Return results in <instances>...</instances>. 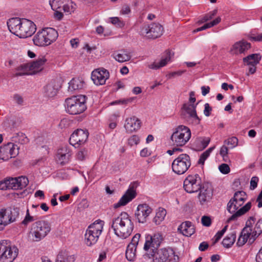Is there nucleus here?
I'll return each mask as SVG.
<instances>
[{
    "label": "nucleus",
    "mask_w": 262,
    "mask_h": 262,
    "mask_svg": "<svg viewBox=\"0 0 262 262\" xmlns=\"http://www.w3.org/2000/svg\"><path fill=\"white\" fill-rule=\"evenodd\" d=\"M141 123L138 118L133 116L126 119L124 127L127 133H131L139 129L141 127Z\"/></svg>",
    "instance_id": "23"
},
{
    "label": "nucleus",
    "mask_w": 262,
    "mask_h": 262,
    "mask_svg": "<svg viewBox=\"0 0 262 262\" xmlns=\"http://www.w3.org/2000/svg\"><path fill=\"white\" fill-rule=\"evenodd\" d=\"M214 148L215 146L211 147L205 151H204L203 154H202L198 161V164L204 165L205 161L209 156L210 153L214 149Z\"/></svg>",
    "instance_id": "45"
},
{
    "label": "nucleus",
    "mask_w": 262,
    "mask_h": 262,
    "mask_svg": "<svg viewBox=\"0 0 262 262\" xmlns=\"http://www.w3.org/2000/svg\"><path fill=\"white\" fill-rule=\"evenodd\" d=\"M2 155V160L7 161L13 158H15L18 154V149L17 145L13 143L9 142L0 147Z\"/></svg>",
    "instance_id": "16"
},
{
    "label": "nucleus",
    "mask_w": 262,
    "mask_h": 262,
    "mask_svg": "<svg viewBox=\"0 0 262 262\" xmlns=\"http://www.w3.org/2000/svg\"><path fill=\"white\" fill-rule=\"evenodd\" d=\"M164 28L159 23H154L150 25L144 24L140 29V34L149 39H156L160 37Z\"/></svg>",
    "instance_id": "10"
},
{
    "label": "nucleus",
    "mask_w": 262,
    "mask_h": 262,
    "mask_svg": "<svg viewBox=\"0 0 262 262\" xmlns=\"http://www.w3.org/2000/svg\"><path fill=\"white\" fill-rule=\"evenodd\" d=\"M51 230V224L48 221H38L32 224L29 237L33 242H39L44 238Z\"/></svg>",
    "instance_id": "3"
},
{
    "label": "nucleus",
    "mask_w": 262,
    "mask_h": 262,
    "mask_svg": "<svg viewBox=\"0 0 262 262\" xmlns=\"http://www.w3.org/2000/svg\"><path fill=\"white\" fill-rule=\"evenodd\" d=\"M140 141L139 137L137 135H133L128 140V143L130 146L137 145Z\"/></svg>",
    "instance_id": "52"
},
{
    "label": "nucleus",
    "mask_w": 262,
    "mask_h": 262,
    "mask_svg": "<svg viewBox=\"0 0 262 262\" xmlns=\"http://www.w3.org/2000/svg\"><path fill=\"white\" fill-rule=\"evenodd\" d=\"M29 183L26 177L20 176L16 178L8 177L0 181V190L22 189Z\"/></svg>",
    "instance_id": "7"
},
{
    "label": "nucleus",
    "mask_w": 262,
    "mask_h": 262,
    "mask_svg": "<svg viewBox=\"0 0 262 262\" xmlns=\"http://www.w3.org/2000/svg\"><path fill=\"white\" fill-rule=\"evenodd\" d=\"M113 55L115 60L119 62L129 61L131 58V56L129 53L125 50L116 51Z\"/></svg>",
    "instance_id": "32"
},
{
    "label": "nucleus",
    "mask_w": 262,
    "mask_h": 262,
    "mask_svg": "<svg viewBox=\"0 0 262 262\" xmlns=\"http://www.w3.org/2000/svg\"><path fill=\"white\" fill-rule=\"evenodd\" d=\"M111 23L117 27L120 28L123 27L124 26V23L123 21L121 20L119 17H114L111 18Z\"/></svg>",
    "instance_id": "53"
},
{
    "label": "nucleus",
    "mask_w": 262,
    "mask_h": 262,
    "mask_svg": "<svg viewBox=\"0 0 262 262\" xmlns=\"http://www.w3.org/2000/svg\"><path fill=\"white\" fill-rule=\"evenodd\" d=\"M141 235L139 233L136 234L132 239L130 243L128 245L125 256L126 259L130 261H133L135 260L136 256V249L137 245L140 241Z\"/></svg>",
    "instance_id": "19"
},
{
    "label": "nucleus",
    "mask_w": 262,
    "mask_h": 262,
    "mask_svg": "<svg viewBox=\"0 0 262 262\" xmlns=\"http://www.w3.org/2000/svg\"><path fill=\"white\" fill-rule=\"evenodd\" d=\"M202 224L206 227H209L211 225V220L210 217L203 216L201 219Z\"/></svg>",
    "instance_id": "58"
},
{
    "label": "nucleus",
    "mask_w": 262,
    "mask_h": 262,
    "mask_svg": "<svg viewBox=\"0 0 262 262\" xmlns=\"http://www.w3.org/2000/svg\"><path fill=\"white\" fill-rule=\"evenodd\" d=\"M130 12V9L128 5H124L122 6L120 13L122 15L128 14Z\"/></svg>",
    "instance_id": "63"
},
{
    "label": "nucleus",
    "mask_w": 262,
    "mask_h": 262,
    "mask_svg": "<svg viewBox=\"0 0 262 262\" xmlns=\"http://www.w3.org/2000/svg\"><path fill=\"white\" fill-rule=\"evenodd\" d=\"M88 151L83 149L81 150L78 151L77 154V158L80 161H83L85 159V157L87 156Z\"/></svg>",
    "instance_id": "54"
},
{
    "label": "nucleus",
    "mask_w": 262,
    "mask_h": 262,
    "mask_svg": "<svg viewBox=\"0 0 262 262\" xmlns=\"http://www.w3.org/2000/svg\"><path fill=\"white\" fill-rule=\"evenodd\" d=\"M8 210L9 212H8L7 217L9 224H10L15 221L16 219L18 217L19 210V208L17 207H10Z\"/></svg>",
    "instance_id": "40"
},
{
    "label": "nucleus",
    "mask_w": 262,
    "mask_h": 262,
    "mask_svg": "<svg viewBox=\"0 0 262 262\" xmlns=\"http://www.w3.org/2000/svg\"><path fill=\"white\" fill-rule=\"evenodd\" d=\"M71 156V151L67 146L60 148L57 151V161L61 165H64L69 161Z\"/></svg>",
    "instance_id": "22"
},
{
    "label": "nucleus",
    "mask_w": 262,
    "mask_h": 262,
    "mask_svg": "<svg viewBox=\"0 0 262 262\" xmlns=\"http://www.w3.org/2000/svg\"><path fill=\"white\" fill-rule=\"evenodd\" d=\"M34 221H35V219L33 216L30 215L29 210V209H27L26 216L25 217L24 220L21 222V224L24 225L25 226H27L30 223Z\"/></svg>",
    "instance_id": "49"
},
{
    "label": "nucleus",
    "mask_w": 262,
    "mask_h": 262,
    "mask_svg": "<svg viewBox=\"0 0 262 262\" xmlns=\"http://www.w3.org/2000/svg\"><path fill=\"white\" fill-rule=\"evenodd\" d=\"M158 258L164 262H178L179 256L175 255V252L171 248H162L155 251Z\"/></svg>",
    "instance_id": "17"
},
{
    "label": "nucleus",
    "mask_w": 262,
    "mask_h": 262,
    "mask_svg": "<svg viewBox=\"0 0 262 262\" xmlns=\"http://www.w3.org/2000/svg\"><path fill=\"white\" fill-rule=\"evenodd\" d=\"M260 54H252L243 58L244 62L247 66H256L260 60Z\"/></svg>",
    "instance_id": "34"
},
{
    "label": "nucleus",
    "mask_w": 262,
    "mask_h": 262,
    "mask_svg": "<svg viewBox=\"0 0 262 262\" xmlns=\"http://www.w3.org/2000/svg\"><path fill=\"white\" fill-rule=\"evenodd\" d=\"M152 211V208L147 204H139L135 213L136 219L139 223H145Z\"/></svg>",
    "instance_id": "18"
},
{
    "label": "nucleus",
    "mask_w": 262,
    "mask_h": 262,
    "mask_svg": "<svg viewBox=\"0 0 262 262\" xmlns=\"http://www.w3.org/2000/svg\"><path fill=\"white\" fill-rule=\"evenodd\" d=\"M198 199L202 205H205L209 202L213 196V189L211 185L208 183H203L201 188L199 189Z\"/></svg>",
    "instance_id": "12"
},
{
    "label": "nucleus",
    "mask_w": 262,
    "mask_h": 262,
    "mask_svg": "<svg viewBox=\"0 0 262 262\" xmlns=\"http://www.w3.org/2000/svg\"><path fill=\"white\" fill-rule=\"evenodd\" d=\"M29 64H23L18 67L16 70L18 71L15 74V76L16 77L21 76L25 75H27L28 71H29Z\"/></svg>",
    "instance_id": "43"
},
{
    "label": "nucleus",
    "mask_w": 262,
    "mask_h": 262,
    "mask_svg": "<svg viewBox=\"0 0 262 262\" xmlns=\"http://www.w3.org/2000/svg\"><path fill=\"white\" fill-rule=\"evenodd\" d=\"M210 141V139L209 137H200L198 138L196 140V142L198 144H201V147L202 148V149H204L208 146Z\"/></svg>",
    "instance_id": "47"
},
{
    "label": "nucleus",
    "mask_w": 262,
    "mask_h": 262,
    "mask_svg": "<svg viewBox=\"0 0 262 262\" xmlns=\"http://www.w3.org/2000/svg\"><path fill=\"white\" fill-rule=\"evenodd\" d=\"M221 20V18L220 17H218L216 18L215 19H214L213 21L207 23L203 25V26L199 27L197 28L196 29L194 30L193 31L194 32H198L199 31H201L204 30H206L208 28H210L212 27H213L214 26L218 24L219 23H220Z\"/></svg>",
    "instance_id": "42"
},
{
    "label": "nucleus",
    "mask_w": 262,
    "mask_h": 262,
    "mask_svg": "<svg viewBox=\"0 0 262 262\" xmlns=\"http://www.w3.org/2000/svg\"><path fill=\"white\" fill-rule=\"evenodd\" d=\"M225 143L228 145H230V148H233L235 147L238 144V139L235 137H232L229 138L227 140H226Z\"/></svg>",
    "instance_id": "51"
},
{
    "label": "nucleus",
    "mask_w": 262,
    "mask_h": 262,
    "mask_svg": "<svg viewBox=\"0 0 262 262\" xmlns=\"http://www.w3.org/2000/svg\"><path fill=\"white\" fill-rule=\"evenodd\" d=\"M144 258H146L147 257L150 258L152 257L153 260L152 262H164L161 259L158 258V256L154 253H152V252H146L144 255Z\"/></svg>",
    "instance_id": "50"
},
{
    "label": "nucleus",
    "mask_w": 262,
    "mask_h": 262,
    "mask_svg": "<svg viewBox=\"0 0 262 262\" xmlns=\"http://www.w3.org/2000/svg\"><path fill=\"white\" fill-rule=\"evenodd\" d=\"M58 85L54 79L51 80L43 88V94L47 97H53L57 92Z\"/></svg>",
    "instance_id": "27"
},
{
    "label": "nucleus",
    "mask_w": 262,
    "mask_h": 262,
    "mask_svg": "<svg viewBox=\"0 0 262 262\" xmlns=\"http://www.w3.org/2000/svg\"><path fill=\"white\" fill-rule=\"evenodd\" d=\"M62 3L60 2V0H52L50 1V5L53 10L57 9L61 7V4Z\"/></svg>",
    "instance_id": "55"
},
{
    "label": "nucleus",
    "mask_w": 262,
    "mask_h": 262,
    "mask_svg": "<svg viewBox=\"0 0 262 262\" xmlns=\"http://www.w3.org/2000/svg\"><path fill=\"white\" fill-rule=\"evenodd\" d=\"M173 56V53H171L169 50H166L164 55L161 57V59L159 63L154 62L148 66L149 68L151 69L157 70L161 67L166 66L168 61H169L171 58Z\"/></svg>",
    "instance_id": "26"
},
{
    "label": "nucleus",
    "mask_w": 262,
    "mask_h": 262,
    "mask_svg": "<svg viewBox=\"0 0 262 262\" xmlns=\"http://www.w3.org/2000/svg\"><path fill=\"white\" fill-rule=\"evenodd\" d=\"M204 107L205 108L204 110V114L206 116L208 117L210 115V113L212 111V108L210 106L209 103H208L205 104Z\"/></svg>",
    "instance_id": "64"
},
{
    "label": "nucleus",
    "mask_w": 262,
    "mask_h": 262,
    "mask_svg": "<svg viewBox=\"0 0 262 262\" xmlns=\"http://www.w3.org/2000/svg\"><path fill=\"white\" fill-rule=\"evenodd\" d=\"M111 228L116 236L125 239L132 234L134 225L129 215L123 211L112 219Z\"/></svg>",
    "instance_id": "2"
},
{
    "label": "nucleus",
    "mask_w": 262,
    "mask_h": 262,
    "mask_svg": "<svg viewBox=\"0 0 262 262\" xmlns=\"http://www.w3.org/2000/svg\"><path fill=\"white\" fill-rule=\"evenodd\" d=\"M68 91L73 93L82 89L84 84V81L80 78H74L69 83Z\"/></svg>",
    "instance_id": "29"
},
{
    "label": "nucleus",
    "mask_w": 262,
    "mask_h": 262,
    "mask_svg": "<svg viewBox=\"0 0 262 262\" xmlns=\"http://www.w3.org/2000/svg\"><path fill=\"white\" fill-rule=\"evenodd\" d=\"M178 231L186 236H190L195 232L194 226L189 221L182 223L178 228Z\"/></svg>",
    "instance_id": "28"
},
{
    "label": "nucleus",
    "mask_w": 262,
    "mask_h": 262,
    "mask_svg": "<svg viewBox=\"0 0 262 262\" xmlns=\"http://www.w3.org/2000/svg\"><path fill=\"white\" fill-rule=\"evenodd\" d=\"M104 226V222L98 220L91 224L86 230L84 235L85 244L88 246L95 245L101 234Z\"/></svg>",
    "instance_id": "5"
},
{
    "label": "nucleus",
    "mask_w": 262,
    "mask_h": 262,
    "mask_svg": "<svg viewBox=\"0 0 262 262\" xmlns=\"http://www.w3.org/2000/svg\"><path fill=\"white\" fill-rule=\"evenodd\" d=\"M166 214V210L163 208H159L157 212L156 216L153 219V222L157 225H159L164 219Z\"/></svg>",
    "instance_id": "41"
},
{
    "label": "nucleus",
    "mask_w": 262,
    "mask_h": 262,
    "mask_svg": "<svg viewBox=\"0 0 262 262\" xmlns=\"http://www.w3.org/2000/svg\"><path fill=\"white\" fill-rule=\"evenodd\" d=\"M86 97L83 95L73 96L66 99V111L71 115L83 113L86 108Z\"/></svg>",
    "instance_id": "4"
},
{
    "label": "nucleus",
    "mask_w": 262,
    "mask_h": 262,
    "mask_svg": "<svg viewBox=\"0 0 262 262\" xmlns=\"http://www.w3.org/2000/svg\"><path fill=\"white\" fill-rule=\"evenodd\" d=\"M133 98H130L127 99L116 100L111 103V105H115L117 104H127L128 102H130L133 101Z\"/></svg>",
    "instance_id": "60"
},
{
    "label": "nucleus",
    "mask_w": 262,
    "mask_h": 262,
    "mask_svg": "<svg viewBox=\"0 0 262 262\" xmlns=\"http://www.w3.org/2000/svg\"><path fill=\"white\" fill-rule=\"evenodd\" d=\"M219 170L223 174H228L230 172V167L227 164H222L219 166Z\"/></svg>",
    "instance_id": "56"
},
{
    "label": "nucleus",
    "mask_w": 262,
    "mask_h": 262,
    "mask_svg": "<svg viewBox=\"0 0 262 262\" xmlns=\"http://www.w3.org/2000/svg\"><path fill=\"white\" fill-rule=\"evenodd\" d=\"M191 137L190 129L184 125H179L171 136L170 139L173 145L177 147L183 146L189 140Z\"/></svg>",
    "instance_id": "6"
},
{
    "label": "nucleus",
    "mask_w": 262,
    "mask_h": 262,
    "mask_svg": "<svg viewBox=\"0 0 262 262\" xmlns=\"http://www.w3.org/2000/svg\"><path fill=\"white\" fill-rule=\"evenodd\" d=\"M228 149L226 146L223 145L220 149V154L223 157V159L225 161H227L226 160V158H228L227 154H228Z\"/></svg>",
    "instance_id": "59"
},
{
    "label": "nucleus",
    "mask_w": 262,
    "mask_h": 262,
    "mask_svg": "<svg viewBox=\"0 0 262 262\" xmlns=\"http://www.w3.org/2000/svg\"><path fill=\"white\" fill-rule=\"evenodd\" d=\"M251 48V44L245 40H241L236 42L233 46V49L235 51V53L239 52L244 53L245 51Z\"/></svg>",
    "instance_id": "35"
},
{
    "label": "nucleus",
    "mask_w": 262,
    "mask_h": 262,
    "mask_svg": "<svg viewBox=\"0 0 262 262\" xmlns=\"http://www.w3.org/2000/svg\"><path fill=\"white\" fill-rule=\"evenodd\" d=\"M255 222V218L254 216H250L246 223L245 227L243 229H246V231L251 233L253 235V225Z\"/></svg>",
    "instance_id": "44"
},
{
    "label": "nucleus",
    "mask_w": 262,
    "mask_h": 262,
    "mask_svg": "<svg viewBox=\"0 0 262 262\" xmlns=\"http://www.w3.org/2000/svg\"><path fill=\"white\" fill-rule=\"evenodd\" d=\"M236 235L235 231L229 233L223 240L222 244L225 248H230L235 242Z\"/></svg>",
    "instance_id": "37"
},
{
    "label": "nucleus",
    "mask_w": 262,
    "mask_h": 262,
    "mask_svg": "<svg viewBox=\"0 0 262 262\" xmlns=\"http://www.w3.org/2000/svg\"><path fill=\"white\" fill-rule=\"evenodd\" d=\"M74 255H69L66 251L60 252L56 257V262H75Z\"/></svg>",
    "instance_id": "36"
},
{
    "label": "nucleus",
    "mask_w": 262,
    "mask_h": 262,
    "mask_svg": "<svg viewBox=\"0 0 262 262\" xmlns=\"http://www.w3.org/2000/svg\"><path fill=\"white\" fill-rule=\"evenodd\" d=\"M88 136L89 133L88 130L77 129L71 135L69 143L73 146L78 147L85 143Z\"/></svg>",
    "instance_id": "13"
},
{
    "label": "nucleus",
    "mask_w": 262,
    "mask_h": 262,
    "mask_svg": "<svg viewBox=\"0 0 262 262\" xmlns=\"http://www.w3.org/2000/svg\"><path fill=\"white\" fill-rule=\"evenodd\" d=\"M202 184L199 174L189 175L184 181L183 187L187 192L191 193L198 192Z\"/></svg>",
    "instance_id": "11"
},
{
    "label": "nucleus",
    "mask_w": 262,
    "mask_h": 262,
    "mask_svg": "<svg viewBox=\"0 0 262 262\" xmlns=\"http://www.w3.org/2000/svg\"><path fill=\"white\" fill-rule=\"evenodd\" d=\"M249 38L252 41H262V33L252 34L249 35Z\"/></svg>",
    "instance_id": "57"
},
{
    "label": "nucleus",
    "mask_w": 262,
    "mask_h": 262,
    "mask_svg": "<svg viewBox=\"0 0 262 262\" xmlns=\"http://www.w3.org/2000/svg\"><path fill=\"white\" fill-rule=\"evenodd\" d=\"M258 178L257 177H253L250 181V189H254L257 186Z\"/></svg>",
    "instance_id": "61"
},
{
    "label": "nucleus",
    "mask_w": 262,
    "mask_h": 262,
    "mask_svg": "<svg viewBox=\"0 0 262 262\" xmlns=\"http://www.w3.org/2000/svg\"><path fill=\"white\" fill-rule=\"evenodd\" d=\"M162 241V235L159 233L155 234L154 235H148L144 245V249L146 252H154L157 250Z\"/></svg>",
    "instance_id": "15"
},
{
    "label": "nucleus",
    "mask_w": 262,
    "mask_h": 262,
    "mask_svg": "<svg viewBox=\"0 0 262 262\" xmlns=\"http://www.w3.org/2000/svg\"><path fill=\"white\" fill-rule=\"evenodd\" d=\"M45 31V36L47 46L51 45L57 38L58 34L57 31L52 28L43 29Z\"/></svg>",
    "instance_id": "31"
},
{
    "label": "nucleus",
    "mask_w": 262,
    "mask_h": 262,
    "mask_svg": "<svg viewBox=\"0 0 262 262\" xmlns=\"http://www.w3.org/2000/svg\"><path fill=\"white\" fill-rule=\"evenodd\" d=\"M45 31L43 29L39 31L34 36L33 41L35 46L39 47L47 46Z\"/></svg>",
    "instance_id": "30"
},
{
    "label": "nucleus",
    "mask_w": 262,
    "mask_h": 262,
    "mask_svg": "<svg viewBox=\"0 0 262 262\" xmlns=\"http://www.w3.org/2000/svg\"><path fill=\"white\" fill-rule=\"evenodd\" d=\"M191 166V160L189 156L186 154H182L175 159L171 164L172 171L178 174L184 173Z\"/></svg>",
    "instance_id": "9"
},
{
    "label": "nucleus",
    "mask_w": 262,
    "mask_h": 262,
    "mask_svg": "<svg viewBox=\"0 0 262 262\" xmlns=\"http://www.w3.org/2000/svg\"><path fill=\"white\" fill-rule=\"evenodd\" d=\"M251 202H249L238 210L240 206L239 203H236L235 201H232V199H231L227 204V210L230 213L233 214L227 219V223H229L231 221L236 220L238 217L247 212L251 209Z\"/></svg>",
    "instance_id": "8"
},
{
    "label": "nucleus",
    "mask_w": 262,
    "mask_h": 262,
    "mask_svg": "<svg viewBox=\"0 0 262 262\" xmlns=\"http://www.w3.org/2000/svg\"><path fill=\"white\" fill-rule=\"evenodd\" d=\"M7 26L12 33L22 38L31 36L36 30L34 23L26 18H11L7 21Z\"/></svg>",
    "instance_id": "1"
},
{
    "label": "nucleus",
    "mask_w": 262,
    "mask_h": 262,
    "mask_svg": "<svg viewBox=\"0 0 262 262\" xmlns=\"http://www.w3.org/2000/svg\"><path fill=\"white\" fill-rule=\"evenodd\" d=\"M262 233V218L259 219L253 229V235L250 238L251 242H254L256 238Z\"/></svg>",
    "instance_id": "39"
},
{
    "label": "nucleus",
    "mask_w": 262,
    "mask_h": 262,
    "mask_svg": "<svg viewBox=\"0 0 262 262\" xmlns=\"http://www.w3.org/2000/svg\"><path fill=\"white\" fill-rule=\"evenodd\" d=\"M246 193L244 191H237L234 194L232 198V201H235L236 203H239V206H242L246 200Z\"/></svg>",
    "instance_id": "38"
},
{
    "label": "nucleus",
    "mask_w": 262,
    "mask_h": 262,
    "mask_svg": "<svg viewBox=\"0 0 262 262\" xmlns=\"http://www.w3.org/2000/svg\"><path fill=\"white\" fill-rule=\"evenodd\" d=\"M47 61V59L44 56H41L36 60L29 63V71L31 72L30 74H35L42 71L43 66Z\"/></svg>",
    "instance_id": "25"
},
{
    "label": "nucleus",
    "mask_w": 262,
    "mask_h": 262,
    "mask_svg": "<svg viewBox=\"0 0 262 262\" xmlns=\"http://www.w3.org/2000/svg\"><path fill=\"white\" fill-rule=\"evenodd\" d=\"M13 99L16 102V103H17L19 105H22L24 102L23 98L21 96L18 94H15L13 96Z\"/></svg>",
    "instance_id": "62"
},
{
    "label": "nucleus",
    "mask_w": 262,
    "mask_h": 262,
    "mask_svg": "<svg viewBox=\"0 0 262 262\" xmlns=\"http://www.w3.org/2000/svg\"><path fill=\"white\" fill-rule=\"evenodd\" d=\"M136 196V192L135 190L133 187H130L126 190L119 202L114 205V208H118L121 206L126 205L128 203L133 200Z\"/></svg>",
    "instance_id": "21"
},
{
    "label": "nucleus",
    "mask_w": 262,
    "mask_h": 262,
    "mask_svg": "<svg viewBox=\"0 0 262 262\" xmlns=\"http://www.w3.org/2000/svg\"><path fill=\"white\" fill-rule=\"evenodd\" d=\"M216 13H217V10H214L211 12L206 14L200 20H199L198 21V24H203V23H204L205 22L213 18V17L215 15H216Z\"/></svg>",
    "instance_id": "48"
},
{
    "label": "nucleus",
    "mask_w": 262,
    "mask_h": 262,
    "mask_svg": "<svg viewBox=\"0 0 262 262\" xmlns=\"http://www.w3.org/2000/svg\"><path fill=\"white\" fill-rule=\"evenodd\" d=\"M5 247L0 255V262H13L18 255V248L14 246L12 247L9 241Z\"/></svg>",
    "instance_id": "14"
},
{
    "label": "nucleus",
    "mask_w": 262,
    "mask_h": 262,
    "mask_svg": "<svg viewBox=\"0 0 262 262\" xmlns=\"http://www.w3.org/2000/svg\"><path fill=\"white\" fill-rule=\"evenodd\" d=\"M6 209H2L0 210V225L6 226L9 224L8 217L6 215Z\"/></svg>",
    "instance_id": "46"
},
{
    "label": "nucleus",
    "mask_w": 262,
    "mask_h": 262,
    "mask_svg": "<svg viewBox=\"0 0 262 262\" xmlns=\"http://www.w3.org/2000/svg\"><path fill=\"white\" fill-rule=\"evenodd\" d=\"M197 104L198 103L196 104L184 103L182 106V109L189 115L190 118L193 119V123L196 125L200 124L201 121L196 114V107Z\"/></svg>",
    "instance_id": "24"
},
{
    "label": "nucleus",
    "mask_w": 262,
    "mask_h": 262,
    "mask_svg": "<svg viewBox=\"0 0 262 262\" xmlns=\"http://www.w3.org/2000/svg\"><path fill=\"white\" fill-rule=\"evenodd\" d=\"M252 237V233H249L246 231V229H242L239 237L237 239L236 245L238 247H241L244 245L248 240V242L250 244H252L253 242H250V238Z\"/></svg>",
    "instance_id": "33"
},
{
    "label": "nucleus",
    "mask_w": 262,
    "mask_h": 262,
    "mask_svg": "<svg viewBox=\"0 0 262 262\" xmlns=\"http://www.w3.org/2000/svg\"><path fill=\"white\" fill-rule=\"evenodd\" d=\"M110 74L107 70L104 68L97 69L92 73L91 78L94 83L97 85L105 84L106 80L109 78Z\"/></svg>",
    "instance_id": "20"
}]
</instances>
